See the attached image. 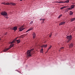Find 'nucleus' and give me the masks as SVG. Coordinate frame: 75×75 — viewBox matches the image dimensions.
<instances>
[{
    "mask_svg": "<svg viewBox=\"0 0 75 75\" xmlns=\"http://www.w3.org/2000/svg\"><path fill=\"white\" fill-rule=\"evenodd\" d=\"M34 50V49H32L30 50H28L26 54L28 57H31V52Z\"/></svg>",
    "mask_w": 75,
    "mask_h": 75,
    "instance_id": "obj_1",
    "label": "nucleus"
},
{
    "mask_svg": "<svg viewBox=\"0 0 75 75\" xmlns=\"http://www.w3.org/2000/svg\"><path fill=\"white\" fill-rule=\"evenodd\" d=\"M14 44H12L10 45L9 47L4 50V52H6V51H8V50H9V49H10V48H12V47H14Z\"/></svg>",
    "mask_w": 75,
    "mask_h": 75,
    "instance_id": "obj_2",
    "label": "nucleus"
},
{
    "mask_svg": "<svg viewBox=\"0 0 75 75\" xmlns=\"http://www.w3.org/2000/svg\"><path fill=\"white\" fill-rule=\"evenodd\" d=\"M72 37L71 35L67 36L66 37V38H67V40H69L67 41V42H69V41L72 40Z\"/></svg>",
    "mask_w": 75,
    "mask_h": 75,
    "instance_id": "obj_3",
    "label": "nucleus"
},
{
    "mask_svg": "<svg viewBox=\"0 0 75 75\" xmlns=\"http://www.w3.org/2000/svg\"><path fill=\"white\" fill-rule=\"evenodd\" d=\"M1 14L2 16H8L7 13L5 11L2 12Z\"/></svg>",
    "mask_w": 75,
    "mask_h": 75,
    "instance_id": "obj_4",
    "label": "nucleus"
},
{
    "mask_svg": "<svg viewBox=\"0 0 75 75\" xmlns=\"http://www.w3.org/2000/svg\"><path fill=\"white\" fill-rule=\"evenodd\" d=\"M25 29V28H22V27H20V28H19V31H22L23 30H24Z\"/></svg>",
    "mask_w": 75,
    "mask_h": 75,
    "instance_id": "obj_5",
    "label": "nucleus"
},
{
    "mask_svg": "<svg viewBox=\"0 0 75 75\" xmlns=\"http://www.w3.org/2000/svg\"><path fill=\"white\" fill-rule=\"evenodd\" d=\"M65 21L62 22L61 23H59V25H63V24H65Z\"/></svg>",
    "mask_w": 75,
    "mask_h": 75,
    "instance_id": "obj_6",
    "label": "nucleus"
},
{
    "mask_svg": "<svg viewBox=\"0 0 75 75\" xmlns=\"http://www.w3.org/2000/svg\"><path fill=\"white\" fill-rule=\"evenodd\" d=\"M17 29V27H14L12 30H14L15 31H16V30Z\"/></svg>",
    "mask_w": 75,
    "mask_h": 75,
    "instance_id": "obj_7",
    "label": "nucleus"
},
{
    "mask_svg": "<svg viewBox=\"0 0 75 75\" xmlns=\"http://www.w3.org/2000/svg\"><path fill=\"white\" fill-rule=\"evenodd\" d=\"M33 29V28H30L29 29H28L26 31V33H27L28 32V31L32 30Z\"/></svg>",
    "mask_w": 75,
    "mask_h": 75,
    "instance_id": "obj_8",
    "label": "nucleus"
},
{
    "mask_svg": "<svg viewBox=\"0 0 75 75\" xmlns=\"http://www.w3.org/2000/svg\"><path fill=\"white\" fill-rule=\"evenodd\" d=\"M73 14H74V12H73L72 11H70L69 13L70 16H72L73 15Z\"/></svg>",
    "mask_w": 75,
    "mask_h": 75,
    "instance_id": "obj_9",
    "label": "nucleus"
},
{
    "mask_svg": "<svg viewBox=\"0 0 75 75\" xmlns=\"http://www.w3.org/2000/svg\"><path fill=\"white\" fill-rule=\"evenodd\" d=\"M33 38H35V33H33Z\"/></svg>",
    "mask_w": 75,
    "mask_h": 75,
    "instance_id": "obj_10",
    "label": "nucleus"
},
{
    "mask_svg": "<svg viewBox=\"0 0 75 75\" xmlns=\"http://www.w3.org/2000/svg\"><path fill=\"white\" fill-rule=\"evenodd\" d=\"M16 4L13 3V2H11L10 3V5H12V6H16Z\"/></svg>",
    "mask_w": 75,
    "mask_h": 75,
    "instance_id": "obj_11",
    "label": "nucleus"
},
{
    "mask_svg": "<svg viewBox=\"0 0 75 75\" xmlns=\"http://www.w3.org/2000/svg\"><path fill=\"white\" fill-rule=\"evenodd\" d=\"M73 44L71 43L69 45V48H72V47H73Z\"/></svg>",
    "mask_w": 75,
    "mask_h": 75,
    "instance_id": "obj_12",
    "label": "nucleus"
},
{
    "mask_svg": "<svg viewBox=\"0 0 75 75\" xmlns=\"http://www.w3.org/2000/svg\"><path fill=\"white\" fill-rule=\"evenodd\" d=\"M71 20V22H72V21H75V18H72L70 19Z\"/></svg>",
    "mask_w": 75,
    "mask_h": 75,
    "instance_id": "obj_13",
    "label": "nucleus"
},
{
    "mask_svg": "<svg viewBox=\"0 0 75 75\" xmlns=\"http://www.w3.org/2000/svg\"><path fill=\"white\" fill-rule=\"evenodd\" d=\"M16 40H17V38H16V39L14 40L13 41H12L11 42V44H13V43H14L15 42V41H16Z\"/></svg>",
    "mask_w": 75,
    "mask_h": 75,
    "instance_id": "obj_14",
    "label": "nucleus"
},
{
    "mask_svg": "<svg viewBox=\"0 0 75 75\" xmlns=\"http://www.w3.org/2000/svg\"><path fill=\"white\" fill-rule=\"evenodd\" d=\"M16 41L17 42V44H19L20 42V40H16Z\"/></svg>",
    "mask_w": 75,
    "mask_h": 75,
    "instance_id": "obj_15",
    "label": "nucleus"
},
{
    "mask_svg": "<svg viewBox=\"0 0 75 75\" xmlns=\"http://www.w3.org/2000/svg\"><path fill=\"white\" fill-rule=\"evenodd\" d=\"M69 0H67L65 1V2H63V3H69Z\"/></svg>",
    "mask_w": 75,
    "mask_h": 75,
    "instance_id": "obj_16",
    "label": "nucleus"
},
{
    "mask_svg": "<svg viewBox=\"0 0 75 75\" xmlns=\"http://www.w3.org/2000/svg\"><path fill=\"white\" fill-rule=\"evenodd\" d=\"M40 21H42V23H44V21H45V19H40Z\"/></svg>",
    "mask_w": 75,
    "mask_h": 75,
    "instance_id": "obj_17",
    "label": "nucleus"
},
{
    "mask_svg": "<svg viewBox=\"0 0 75 75\" xmlns=\"http://www.w3.org/2000/svg\"><path fill=\"white\" fill-rule=\"evenodd\" d=\"M74 7H75V5H72L71 6V7L72 9V8H74Z\"/></svg>",
    "mask_w": 75,
    "mask_h": 75,
    "instance_id": "obj_18",
    "label": "nucleus"
},
{
    "mask_svg": "<svg viewBox=\"0 0 75 75\" xmlns=\"http://www.w3.org/2000/svg\"><path fill=\"white\" fill-rule=\"evenodd\" d=\"M67 8V6H63L60 9L61 10H62V9H64V8Z\"/></svg>",
    "mask_w": 75,
    "mask_h": 75,
    "instance_id": "obj_19",
    "label": "nucleus"
},
{
    "mask_svg": "<svg viewBox=\"0 0 75 75\" xmlns=\"http://www.w3.org/2000/svg\"><path fill=\"white\" fill-rule=\"evenodd\" d=\"M40 52L41 53H43V49L42 48L40 50Z\"/></svg>",
    "mask_w": 75,
    "mask_h": 75,
    "instance_id": "obj_20",
    "label": "nucleus"
},
{
    "mask_svg": "<svg viewBox=\"0 0 75 75\" xmlns=\"http://www.w3.org/2000/svg\"><path fill=\"white\" fill-rule=\"evenodd\" d=\"M47 47V45H43L42 46H41V47L42 48V47Z\"/></svg>",
    "mask_w": 75,
    "mask_h": 75,
    "instance_id": "obj_21",
    "label": "nucleus"
},
{
    "mask_svg": "<svg viewBox=\"0 0 75 75\" xmlns=\"http://www.w3.org/2000/svg\"><path fill=\"white\" fill-rule=\"evenodd\" d=\"M51 47H52V46H50L49 47L48 49L47 50V51L48 50H50V49L51 48Z\"/></svg>",
    "mask_w": 75,
    "mask_h": 75,
    "instance_id": "obj_22",
    "label": "nucleus"
},
{
    "mask_svg": "<svg viewBox=\"0 0 75 75\" xmlns=\"http://www.w3.org/2000/svg\"><path fill=\"white\" fill-rule=\"evenodd\" d=\"M62 14H61V15H60L58 17V18H61V17H62Z\"/></svg>",
    "mask_w": 75,
    "mask_h": 75,
    "instance_id": "obj_23",
    "label": "nucleus"
},
{
    "mask_svg": "<svg viewBox=\"0 0 75 75\" xmlns=\"http://www.w3.org/2000/svg\"><path fill=\"white\" fill-rule=\"evenodd\" d=\"M10 3H6V5H10Z\"/></svg>",
    "mask_w": 75,
    "mask_h": 75,
    "instance_id": "obj_24",
    "label": "nucleus"
},
{
    "mask_svg": "<svg viewBox=\"0 0 75 75\" xmlns=\"http://www.w3.org/2000/svg\"><path fill=\"white\" fill-rule=\"evenodd\" d=\"M57 2H58V3H64V2H62V1H61H61H59V2L58 1Z\"/></svg>",
    "mask_w": 75,
    "mask_h": 75,
    "instance_id": "obj_25",
    "label": "nucleus"
},
{
    "mask_svg": "<svg viewBox=\"0 0 75 75\" xmlns=\"http://www.w3.org/2000/svg\"><path fill=\"white\" fill-rule=\"evenodd\" d=\"M4 17H5L6 18H8V16H4Z\"/></svg>",
    "mask_w": 75,
    "mask_h": 75,
    "instance_id": "obj_26",
    "label": "nucleus"
},
{
    "mask_svg": "<svg viewBox=\"0 0 75 75\" xmlns=\"http://www.w3.org/2000/svg\"><path fill=\"white\" fill-rule=\"evenodd\" d=\"M72 8H68V10H71L72 9Z\"/></svg>",
    "mask_w": 75,
    "mask_h": 75,
    "instance_id": "obj_27",
    "label": "nucleus"
},
{
    "mask_svg": "<svg viewBox=\"0 0 75 75\" xmlns=\"http://www.w3.org/2000/svg\"><path fill=\"white\" fill-rule=\"evenodd\" d=\"M63 49H64V47H62L61 48H60V50H63Z\"/></svg>",
    "mask_w": 75,
    "mask_h": 75,
    "instance_id": "obj_28",
    "label": "nucleus"
},
{
    "mask_svg": "<svg viewBox=\"0 0 75 75\" xmlns=\"http://www.w3.org/2000/svg\"><path fill=\"white\" fill-rule=\"evenodd\" d=\"M2 4H5V5H6V3L5 2H3L2 3Z\"/></svg>",
    "mask_w": 75,
    "mask_h": 75,
    "instance_id": "obj_29",
    "label": "nucleus"
},
{
    "mask_svg": "<svg viewBox=\"0 0 75 75\" xmlns=\"http://www.w3.org/2000/svg\"><path fill=\"white\" fill-rule=\"evenodd\" d=\"M51 36H52V34H50V35L49 36V37H50H50H51Z\"/></svg>",
    "mask_w": 75,
    "mask_h": 75,
    "instance_id": "obj_30",
    "label": "nucleus"
},
{
    "mask_svg": "<svg viewBox=\"0 0 75 75\" xmlns=\"http://www.w3.org/2000/svg\"><path fill=\"white\" fill-rule=\"evenodd\" d=\"M33 21H32L30 22V24H33Z\"/></svg>",
    "mask_w": 75,
    "mask_h": 75,
    "instance_id": "obj_31",
    "label": "nucleus"
},
{
    "mask_svg": "<svg viewBox=\"0 0 75 75\" xmlns=\"http://www.w3.org/2000/svg\"><path fill=\"white\" fill-rule=\"evenodd\" d=\"M23 27H24V26L23 25V26H22L21 27H22V28H23Z\"/></svg>",
    "mask_w": 75,
    "mask_h": 75,
    "instance_id": "obj_32",
    "label": "nucleus"
},
{
    "mask_svg": "<svg viewBox=\"0 0 75 75\" xmlns=\"http://www.w3.org/2000/svg\"><path fill=\"white\" fill-rule=\"evenodd\" d=\"M7 34V33H5V35H6V34Z\"/></svg>",
    "mask_w": 75,
    "mask_h": 75,
    "instance_id": "obj_33",
    "label": "nucleus"
},
{
    "mask_svg": "<svg viewBox=\"0 0 75 75\" xmlns=\"http://www.w3.org/2000/svg\"><path fill=\"white\" fill-rule=\"evenodd\" d=\"M20 0V1H22V0Z\"/></svg>",
    "mask_w": 75,
    "mask_h": 75,
    "instance_id": "obj_34",
    "label": "nucleus"
},
{
    "mask_svg": "<svg viewBox=\"0 0 75 75\" xmlns=\"http://www.w3.org/2000/svg\"><path fill=\"white\" fill-rule=\"evenodd\" d=\"M0 40H1V38H0Z\"/></svg>",
    "mask_w": 75,
    "mask_h": 75,
    "instance_id": "obj_35",
    "label": "nucleus"
},
{
    "mask_svg": "<svg viewBox=\"0 0 75 75\" xmlns=\"http://www.w3.org/2000/svg\"><path fill=\"white\" fill-rule=\"evenodd\" d=\"M59 51H60V50H59Z\"/></svg>",
    "mask_w": 75,
    "mask_h": 75,
    "instance_id": "obj_36",
    "label": "nucleus"
},
{
    "mask_svg": "<svg viewBox=\"0 0 75 75\" xmlns=\"http://www.w3.org/2000/svg\"><path fill=\"white\" fill-rule=\"evenodd\" d=\"M0 10H1L0 9Z\"/></svg>",
    "mask_w": 75,
    "mask_h": 75,
    "instance_id": "obj_37",
    "label": "nucleus"
}]
</instances>
